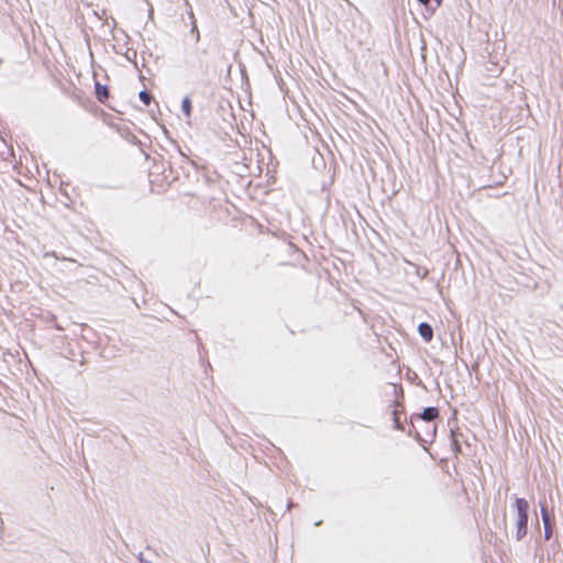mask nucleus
<instances>
[{
    "instance_id": "f257e3e1",
    "label": "nucleus",
    "mask_w": 563,
    "mask_h": 563,
    "mask_svg": "<svg viewBox=\"0 0 563 563\" xmlns=\"http://www.w3.org/2000/svg\"><path fill=\"white\" fill-rule=\"evenodd\" d=\"M511 509L516 515L515 520V539L516 541H522L528 534V523L530 518V504L525 497H518L514 495L511 497Z\"/></svg>"
},
{
    "instance_id": "f03ea898",
    "label": "nucleus",
    "mask_w": 563,
    "mask_h": 563,
    "mask_svg": "<svg viewBox=\"0 0 563 563\" xmlns=\"http://www.w3.org/2000/svg\"><path fill=\"white\" fill-rule=\"evenodd\" d=\"M394 395L395 399L391 400L390 404L388 405L390 419L393 421L391 428L396 431H405L407 418L404 421L400 418L401 415H406L405 391L401 384L394 385Z\"/></svg>"
},
{
    "instance_id": "7ed1b4c3",
    "label": "nucleus",
    "mask_w": 563,
    "mask_h": 563,
    "mask_svg": "<svg viewBox=\"0 0 563 563\" xmlns=\"http://www.w3.org/2000/svg\"><path fill=\"white\" fill-rule=\"evenodd\" d=\"M440 419V409L435 406H428L422 409L421 412H413L410 415V422L422 420L426 423L433 422L432 429L427 430V434L431 437L430 443L437 439L438 423L434 420Z\"/></svg>"
},
{
    "instance_id": "20e7f679",
    "label": "nucleus",
    "mask_w": 563,
    "mask_h": 563,
    "mask_svg": "<svg viewBox=\"0 0 563 563\" xmlns=\"http://www.w3.org/2000/svg\"><path fill=\"white\" fill-rule=\"evenodd\" d=\"M540 506V515L543 522V539L545 541H550L553 538V533L555 531V525L551 521L553 519V514L548 509V504L545 498L539 500Z\"/></svg>"
},
{
    "instance_id": "39448f33",
    "label": "nucleus",
    "mask_w": 563,
    "mask_h": 563,
    "mask_svg": "<svg viewBox=\"0 0 563 563\" xmlns=\"http://www.w3.org/2000/svg\"><path fill=\"white\" fill-rule=\"evenodd\" d=\"M93 80H95V84H93V95H95V98L102 104L107 106L108 108L112 109L109 103H108V100L110 98V89H109V86L107 84H101L98 79H97V74L96 71H93Z\"/></svg>"
},
{
    "instance_id": "423d86ee",
    "label": "nucleus",
    "mask_w": 563,
    "mask_h": 563,
    "mask_svg": "<svg viewBox=\"0 0 563 563\" xmlns=\"http://www.w3.org/2000/svg\"><path fill=\"white\" fill-rule=\"evenodd\" d=\"M408 437L413 438L417 443L424 450L428 451V444L430 441H427L421 433L417 430L415 422H410V418L407 420L405 424V431Z\"/></svg>"
},
{
    "instance_id": "0eeeda50",
    "label": "nucleus",
    "mask_w": 563,
    "mask_h": 563,
    "mask_svg": "<svg viewBox=\"0 0 563 563\" xmlns=\"http://www.w3.org/2000/svg\"><path fill=\"white\" fill-rule=\"evenodd\" d=\"M518 267L519 269H516V273H518L521 277V279H519L518 283L527 288H530L531 290H536L539 286V283L526 272L528 271L529 273L534 274L533 269L531 267L526 268L522 265H519Z\"/></svg>"
},
{
    "instance_id": "6e6552de",
    "label": "nucleus",
    "mask_w": 563,
    "mask_h": 563,
    "mask_svg": "<svg viewBox=\"0 0 563 563\" xmlns=\"http://www.w3.org/2000/svg\"><path fill=\"white\" fill-rule=\"evenodd\" d=\"M462 435V432L459 430V428H451L450 429V446L451 451L454 455L462 454V443L460 441V437Z\"/></svg>"
},
{
    "instance_id": "1a4fd4ad",
    "label": "nucleus",
    "mask_w": 563,
    "mask_h": 563,
    "mask_svg": "<svg viewBox=\"0 0 563 563\" xmlns=\"http://www.w3.org/2000/svg\"><path fill=\"white\" fill-rule=\"evenodd\" d=\"M418 333L426 343H430L433 340L434 331L433 327L426 321H422L418 324Z\"/></svg>"
},
{
    "instance_id": "9d476101",
    "label": "nucleus",
    "mask_w": 563,
    "mask_h": 563,
    "mask_svg": "<svg viewBox=\"0 0 563 563\" xmlns=\"http://www.w3.org/2000/svg\"><path fill=\"white\" fill-rule=\"evenodd\" d=\"M419 5H422L424 9L423 18L426 20L432 18L437 12V7H433L431 0H416Z\"/></svg>"
},
{
    "instance_id": "9b49d317",
    "label": "nucleus",
    "mask_w": 563,
    "mask_h": 563,
    "mask_svg": "<svg viewBox=\"0 0 563 563\" xmlns=\"http://www.w3.org/2000/svg\"><path fill=\"white\" fill-rule=\"evenodd\" d=\"M180 108H181L183 114L186 118H188V119L191 118V115H192V100H191V97L189 95H186L185 97H183L181 103H180Z\"/></svg>"
},
{
    "instance_id": "f8f14e48",
    "label": "nucleus",
    "mask_w": 563,
    "mask_h": 563,
    "mask_svg": "<svg viewBox=\"0 0 563 563\" xmlns=\"http://www.w3.org/2000/svg\"><path fill=\"white\" fill-rule=\"evenodd\" d=\"M117 131L128 141H130L132 144H136L139 142L137 137L131 132V130L128 126H117Z\"/></svg>"
},
{
    "instance_id": "ddd939ff",
    "label": "nucleus",
    "mask_w": 563,
    "mask_h": 563,
    "mask_svg": "<svg viewBox=\"0 0 563 563\" xmlns=\"http://www.w3.org/2000/svg\"><path fill=\"white\" fill-rule=\"evenodd\" d=\"M123 56L125 57V59L128 62H130L131 64H133V66L139 69V65H137V60H136V57H137V51L134 49V48H128L125 51V53H123Z\"/></svg>"
},
{
    "instance_id": "4468645a",
    "label": "nucleus",
    "mask_w": 563,
    "mask_h": 563,
    "mask_svg": "<svg viewBox=\"0 0 563 563\" xmlns=\"http://www.w3.org/2000/svg\"><path fill=\"white\" fill-rule=\"evenodd\" d=\"M189 16L191 19V29H190V33L192 35L196 36V42H199L200 40V33H199V30H198V25H197V22H196V19L194 16V12H192V9L190 8L189 10Z\"/></svg>"
},
{
    "instance_id": "2eb2a0df",
    "label": "nucleus",
    "mask_w": 563,
    "mask_h": 563,
    "mask_svg": "<svg viewBox=\"0 0 563 563\" xmlns=\"http://www.w3.org/2000/svg\"><path fill=\"white\" fill-rule=\"evenodd\" d=\"M139 99L145 106H150L152 101V95L146 89H143L139 92Z\"/></svg>"
},
{
    "instance_id": "dca6fc26",
    "label": "nucleus",
    "mask_w": 563,
    "mask_h": 563,
    "mask_svg": "<svg viewBox=\"0 0 563 563\" xmlns=\"http://www.w3.org/2000/svg\"><path fill=\"white\" fill-rule=\"evenodd\" d=\"M176 147H177V150H178L179 154L183 156L184 162H187V163H189L194 168L199 169L198 164H197L196 162H194V161L189 159V158L187 157V155L181 151V148L179 147V145H178L177 143H176Z\"/></svg>"
},
{
    "instance_id": "f3484780",
    "label": "nucleus",
    "mask_w": 563,
    "mask_h": 563,
    "mask_svg": "<svg viewBox=\"0 0 563 563\" xmlns=\"http://www.w3.org/2000/svg\"><path fill=\"white\" fill-rule=\"evenodd\" d=\"M550 547H551V549H552L554 552H556V551H559V550H560L561 544H560V542H559L558 538H555V539L551 542Z\"/></svg>"
},
{
    "instance_id": "a211bd4d",
    "label": "nucleus",
    "mask_w": 563,
    "mask_h": 563,
    "mask_svg": "<svg viewBox=\"0 0 563 563\" xmlns=\"http://www.w3.org/2000/svg\"><path fill=\"white\" fill-rule=\"evenodd\" d=\"M82 33H84V40H85L87 46L90 47V36H89V34L87 33L86 30H84ZM89 49H90V54L92 55L91 48H89Z\"/></svg>"
},
{
    "instance_id": "6ab92c4d",
    "label": "nucleus",
    "mask_w": 563,
    "mask_h": 563,
    "mask_svg": "<svg viewBox=\"0 0 563 563\" xmlns=\"http://www.w3.org/2000/svg\"><path fill=\"white\" fill-rule=\"evenodd\" d=\"M501 523H503L504 528L506 529V528H507V512H506V507H504V510H503Z\"/></svg>"
},
{
    "instance_id": "aec40b11",
    "label": "nucleus",
    "mask_w": 563,
    "mask_h": 563,
    "mask_svg": "<svg viewBox=\"0 0 563 563\" xmlns=\"http://www.w3.org/2000/svg\"><path fill=\"white\" fill-rule=\"evenodd\" d=\"M330 168H333V173L330 179V185H332L334 183L336 164L334 163L333 166H331Z\"/></svg>"
},
{
    "instance_id": "412c9836",
    "label": "nucleus",
    "mask_w": 563,
    "mask_h": 563,
    "mask_svg": "<svg viewBox=\"0 0 563 563\" xmlns=\"http://www.w3.org/2000/svg\"><path fill=\"white\" fill-rule=\"evenodd\" d=\"M139 561L141 563H152L151 561L146 560L144 556H143V553H140L139 555Z\"/></svg>"
},
{
    "instance_id": "4be33fe9",
    "label": "nucleus",
    "mask_w": 563,
    "mask_h": 563,
    "mask_svg": "<svg viewBox=\"0 0 563 563\" xmlns=\"http://www.w3.org/2000/svg\"><path fill=\"white\" fill-rule=\"evenodd\" d=\"M44 256H45V257H47V256H54V257H56V252H55V251L47 252V253H45V255H44Z\"/></svg>"
},
{
    "instance_id": "5701e85b",
    "label": "nucleus",
    "mask_w": 563,
    "mask_h": 563,
    "mask_svg": "<svg viewBox=\"0 0 563 563\" xmlns=\"http://www.w3.org/2000/svg\"><path fill=\"white\" fill-rule=\"evenodd\" d=\"M53 319H54V327H55V329L62 330V328L56 322V317L55 316H53Z\"/></svg>"
},
{
    "instance_id": "b1692460",
    "label": "nucleus",
    "mask_w": 563,
    "mask_h": 563,
    "mask_svg": "<svg viewBox=\"0 0 563 563\" xmlns=\"http://www.w3.org/2000/svg\"><path fill=\"white\" fill-rule=\"evenodd\" d=\"M144 55H145V56H152V53H151V52H150V53H146V52H142V57H143V59L145 60V57H144Z\"/></svg>"
},
{
    "instance_id": "393cba45",
    "label": "nucleus",
    "mask_w": 563,
    "mask_h": 563,
    "mask_svg": "<svg viewBox=\"0 0 563 563\" xmlns=\"http://www.w3.org/2000/svg\"><path fill=\"white\" fill-rule=\"evenodd\" d=\"M144 55H145V56H152V53H151V52H150V53H146V52H142V57H143V59L145 60V57H144Z\"/></svg>"
},
{
    "instance_id": "a878e982",
    "label": "nucleus",
    "mask_w": 563,
    "mask_h": 563,
    "mask_svg": "<svg viewBox=\"0 0 563 563\" xmlns=\"http://www.w3.org/2000/svg\"><path fill=\"white\" fill-rule=\"evenodd\" d=\"M536 529H537L538 531H540V523H539L538 518H536Z\"/></svg>"
},
{
    "instance_id": "bb28decb",
    "label": "nucleus",
    "mask_w": 563,
    "mask_h": 563,
    "mask_svg": "<svg viewBox=\"0 0 563 563\" xmlns=\"http://www.w3.org/2000/svg\"><path fill=\"white\" fill-rule=\"evenodd\" d=\"M322 523H323V520H318V521H316V522H314V527H319V526H321Z\"/></svg>"
},
{
    "instance_id": "cd10ccee",
    "label": "nucleus",
    "mask_w": 563,
    "mask_h": 563,
    "mask_svg": "<svg viewBox=\"0 0 563 563\" xmlns=\"http://www.w3.org/2000/svg\"><path fill=\"white\" fill-rule=\"evenodd\" d=\"M64 185H68V183H65V181H60V188L64 186ZM62 194L65 195V192L60 189Z\"/></svg>"
},
{
    "instance_id": "c85d7f7f",
    "label": "nucleus",
    "mask_w": 563,
    "mask_h": 563,
    "mask_svg": "<svg viewBox=\"0 0 563 563\" xmlns=\"http://www.w3.org/2000/svg\"><path fill=\"white\" fill-rule=\"evenodd\" d=\"M452 421H456V419L454 417L449 418V420H448L449 426L451 424Z\"/></svg>"
},
{
    "instance_id": "c756f323",
    "label": "nucleus",
    "mask_w": 563,
    "mask_h": 563,
    "mask_svg": "<svg viewBox=\"0 0 563 563\" xmlns=\"http://www.w3.org/2000/svg\"><path fill=\"white\" fill-rule=\"evenodd\" d=\"M240 67H241V70H242L243 73H246V68H245V66H244L243 64H241V65H240Z\"/></svg>"
},
{
    "instance_id": "7c9ffc66",
    "label": "nucleus",
    "mask_w": 563,
    "mask_h": 563,
    "mask_svg": "<svg viewBox=\"0 0 563 563\" xmlns=\"http://www.w3.org/2000/svg\"><path fill=\"white\" fill-rule=\"evenodd\" d=\"M139 79L143 82V81H144V79H145V77H144L142 74H140V75H139Z\"/></svg>"
},
{
    "instance_id": "2f4dec72",
    "label": "nucleus",
    "mask_w": 563,
    "mask_h": 563,
    "mask_svg": "<svg viewBox=\"0 0 563 563\" xmlns=\"http://www.w3.org/2000/svg\"><path fill=\"white\" fill-rule=\"evenodd\" d=\"M422 51H426L427 49V45L426 43H423L422 47H421Z\"/></svg>"
},
{
    "instance_id": "473e14b6",
    "label": "nucleus",
    "mask_w": 563,
    "mask_h": 563,
    "mask_svg": "<svg viewBox=\"0 0 563 563\" xmlns=\"http://www.w3.org/2000/svg\"><path fill=\"white\" fill-rule=\"evenodd\" d=\"M321 189H322L323 191H324V190H327V185H325V184H323Z\"/></svg>"
},
{
    "instance_id": "72a5a7b5",
    "label": "nucleus",
    "mask_w": 563,
    "mask_h": 563,
    "mask_svg": "<svg viewBox=\"0 0 563 563\" xmlns=\"http://www.w3.org/2000/svg\"><path fill=\"white\" fill-rule=\"evenodd\" d=\"M419 385L423 388H426L424 384L420 380Z\"/></svg>"
},
{
    "instance_id": "f704fd0d",
    "label": "nucleus",
    "mask_w": 563,
    "mask_h": 563,
    "mask_svg": "<svg viewBox=\"0 0 563 563\" xmlns=\"http://www.w3.org/2000/svg\"><path fill=\"white\" fill-rule=\"evenodd\" d=\"M2 63V59H0V64Z\"/></svg>"
}]
</instances>
